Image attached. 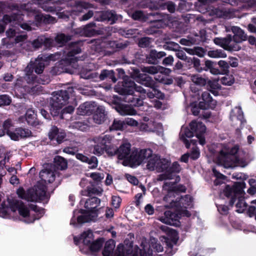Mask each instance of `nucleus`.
Segmentation results:
<instances>
[{
  "mask_svg": "<svg viewBox=\"0 0 256 256\" xmlns=\"http://www.w3.org/2000/svg\"><path fill=\"white\" fill-rule=\"evenodd\" d=\"M113 139V136L110 134L101 135L93 138V141L96 144H100L104 147L109 145Z\"/></svg>",
  "mask_w": 256,
  "mask_h": 256,
  "instance_id": "nucleus-33",
  "label": "nucleus"
},
{
  "mask_svg": "<svg viewBox=\"0 0 256 256\" xmlns=\"http://www.w3.org/2000/svg\"><path fill=\"white\" fill-rule=\"evenodd\" d=\"M128 254V250L127 246H124L120 244L118 246L114 256H127Z\"/></svg>",
  "mask_w": 256,
  "mask_h": 256,
  "instance_id": "nucleus-49",
  "label": "nucleus"
},
{
  "mask_svg": "<svg viewBox=\"0 0 256 256\" xmlns=\"http://www.w3.org/2000/svg\"><path fill=\"white\" fill-rule=\"evenodd\" d=\"M4 130L6 132V134H9L10 132L13 130L14 124L11 120L8 119L5 120L3 124Z\"/></svg>",
  "mask_w": 256,
  "mask_h": 256,
  "instance_id": "nucleus-52",
  "label": "nucleus"
},
{
  "mask_svg": "<svg viewBox=\"0 0 256 256\" xmlns=\"http://www.w3.org/2000/svg\"><path fill=\"white\" fill-rule=\"evenodd\" d=\"M106 47L114 50L116 48H122L126 47V46H124L121 43H117L115 41H110L106 44Z\"/></svg>",
  "mask_w": 256,
  "mask_h": 256,
  "instance_id": "nucleus-63",
  "label": "nucleus"
},
{
  "mask_svg": "<svg viewBox=\"0 0 256 256\" xmlns=\"http://www.w3.org/2000/svg\"><path fill=\"white\" fill-rule=\"evenodd\" d=\"M162 74H160L156 75L154 78L155 80L164 84H172V79H166Z\"/></svg>",
  "mask_w": 256,
  "mask_h": 256,
  "instance_id": "nucleus-56",
  "label": "nucleus"
},
{
  "mask_svg": "<svg viewBox=\"0 0 256 256\" xmlns=\"http://www.w3.org/2000/svg\"><path fill=\"white\" fill-rule=\"evenodd\" d=\"M150 248H154L156 252H162L164 250L163 246L154 239L151 240L150 244L146 242H142L141 248H138L137 246H129V256H155Z\"/></svg>",
  "mask_w": 256,
  "mask_h": 256,
  "instance_id": "nucleus-5",
  "label": "nucleus"
},
{
  "mask_svg": "<svg viewBox=\"0 0 256 256\" xmlns=\"http://www.w3.org/2000/svg\"><path fill=\"white\" fill-rule=\"evenodd\" d=\"M70 37L64 34H58L55 38L56 42L60 45H62L70 40Z\"/></svg>",
  "mask_w": 256,
  "mask_h": 256,
  "instance_id": "nucleus-51",
  "label": "nucleus"
},
{
  "mask_svg": "<svg viewBox=\"0 0 256 256\" xmlns=\"http://www.w3.org/2000/svg\"><path fill=\"white\" fill-rule=\"evenodd\" d=\"M62 1H52V0H46L43 2V0H34V2H37L38 4L41 6V8L46 12H56L60 11L65 8L66 4L62 2Z\"/></svg>",
  "mask_w": 256,
  "mask_h": 256,
  "instance_id": "nucleus-14",
  "label": "nucleus"
},
{
  "mask_svg": "<svg viewBox=\"0 0 256 256\" xmlns=\"http://www.w3.org/2000/svg\"><path fill=\"white\" fill-rule=\"evenodd\" d=\"M96 218L95 213L92 214V217H88L86 214L82 212V210L80 211L76 210L74 211V216L70 220V224L74 226H76L78 224L94 221Z\"/></svg>",
  "mask_w": 256,
  "mask_h": 256,
  "instance_id": "nucleus-17",
  "label": "nucleus"
},
{
  "mask_svg": "<svg viewBox=\"0 0 256 256\" xmlns=\"http://www.w3.org/2000/svg\"><path fill=\"white\" fill-rule=\"evenodd\" d=\"M104 152V147L100 144H96L94 146L93 153L96 155L100 156Z\"/></svg>",
  "mask_w": 256,
  "mask_h": 256,
  "instance_id": "nucleus-64",
  "label": "nucleus"
},
{
  "mask_svg": "<svg viewBox=\"0 0 256 256\" xmlns=\"http://www.w3.org/2000/svg\"><path fill=\"white\" fill-rule=\"evenodd\" d=\"M147 164L146 168L148 170L152 171L156 170L158 172H164L170 166V162L164 158H160L158 156L153 154L146 160Z\"/></svg>",
  "mask_w": 256,
  "mask_h": 256,
  "instance_id": "nucleus-10",
  "label": "nucleus"
},
{
  "mask_svg": "<svg viewBox=\"0 0 256 256\" xmlns=\"http://www.w3.org/2000/svg\"><path fill=\"white\" fill-rule=\"evenodd\" d=\"M180 139L185 144L187 148L190 146L189 140L187 138H190L194 136V132L187 128H182L180 132Z\"/></svg>",
  "mask_w": 256,
  "mask_h": 256,
  "instance_id": "nucleus-36",
  "label": "nucleus"
},
{
  "mask_svg": "<svg viewBox=\"0 0 256 256\" xmlns=\"http://www.w3.org/2000/svg\"><path fill=\"white\" fill-rule=\"evenodd\" d=\"M74 88L69 87L67 90H60L56 92L50 100V110L53 116H58L60 110L66 104L70 97V94L74 92Z\"/></svg>",
  "mask_w": 256,
  "mask_h": 256,
  "instance_id": "nucleus-4",
  "label": "nucleus"
},
{
  "mask_svg": "<svg viewBox=\"0 0 256 256\" xmlns=\"http://www.w3.org/2000/svg\"><path fill=\"white\" fill-rule=\"evenodd\" d=\"M132 76L141 84L152 88V91L147 92V96L150 98H152L154 97V92H153L154 83L151 77L145 74L140 73L138 70H134Z\"/></svg>",
  "mask_w": 256,
  "mask_h": 256,
  "instance_id": "nucleus-13",
  "label": "nucleus"
},
{
  "mask_svg": "<svg viewBox=\"0 0 256 256\" xmlns=\"http://www.w3.org/2000/svg\"><path fill=\"white\" fill-rule=\"evenodd\" d=\"M96 112L93 116V120L96 124H100L105 120L107 112L103 106L96 107Z\"/></svg>",
  "mask_w": 256,
  "mask_h": 256,
  "instance_id": "nucleus-29",
  "label": "nucleus"
},
{
  "mask_svg": "<svg viewBox=\"0 0 256 256\" xmlns=\"http://www.w3.org/2000/svg\"><path fill=\"white\" fill-rule=\"evenodd\" d=\"M226 32H232L234 34L233 38L238 42H242L246 40V34L240 27L232 26L226 28Z\"/></svg>",
  "mask_w": 256,
  "mask_h": 256,
  "instance_id": "nucleus-27",
  "label": "nucleus"
},
{
  "mask_svg": "<svg viewBox=\"0 0 256 256\" xmlns=\"http://www.w3.org/2000/svg\"><path fill=\"white\" fill-rule=\"evenodd\" d=\"M77 159L82 162H87L90 168H96L98 166V160L95 156H92L90 158L82 154H76V156Z\"/></svg>",
  "mask_w": 256,
  "mask_h": 256,
  "instance_id": "nucleus-31",
  "label": "nucleus"
},
{
  "mask_svg": "<svg viewBox=\"0 0 256 256\" xmlns=\"http://www.w3.org/2000/svg\"><path fill=\"white\" fill-rule=\"evenodd\" d=\"M116 244L114 240H110L107 241L104 246V250L102 252L104 256H112L114 250L115 248Z\"/></svg>",
  "mask_w": 256,
  "mask_h": 256,
  "instance_id": "nucleus-37",
  "label": "nucleus"
},
{
  "mask_svg": "<svg viewBox=\"0 0 256 256\" xmlns=\"http://www.w3.org/2000/svg\"><path fill=\"white\" fill-rule=\"evenodd\" d=\"M16 20V16L6 14L4 16L2 20L0 21V32H2L5 30V25L8 23H12V20Z\"/></svg>",
  "mask_w": 256,
  "mask_h": 256,
  "instance_id": "nucleus-42",
  "label": "nucleus"
},
{
  "mask_svg": "<svg viewBox=\"0 0 256 256\" xmlns=\"http://www.w3.org/2000/svg\"><path fill=\"white\" fill-rule=\"evenodd\" d=\"M176 55L178 58L186 60L188 62H190L192 61L190 58H188L187 57L185 52L182 50L178 49L177 51H176Z\"/></svg>",
  "mask_w": 256,
  "mask_h": 256,
  "instance_id": "nucleus-55",
  "label": "nucleus"
},
{
  "mask_svg": "<svg viewBox=\"0 0 256 256\" xmlns=\"http://www.w3.org/2000/svg\"><path fill=\"white\" fill-rule=\"evenodd\" d=\"M202 98L203 101L200 102L199 105L202 109L210 108L213 109L215 108L216 102L213 100L208 92H204L202 94Z\"/></svg>",
  "mask_w": 256,
  "mask_h": 256,
  "instance_id": "nucleus-23",
  "label": "nucleus"
},
{
  "mask_svg": "<svg viewBox=\"0 0 256 256\" xmlns=\"http://www.w3.org/2000/svg\"><path fill=\"white\" fill-rule=\"evenodd\" d=\"M132 98H129V103L132 106H140L142 105L143 102L138 98H134L132 95Z\"/></svg>",
  "mask_w": 256,
  "mask_h": 256,
  "instance_id": "nucleus-60",
  "label": "nucleus"
},
{
  "mask_svg": "<svg viewBox=\"0 0 256 256\" xmlns=\"http://www.w3.org/2000/svg\"><path fill=\"white\" fill-rule=\"evenodd\" d=\"M100 202V200L96 197L89 198L85 202L84 207L87 209V212L84 214H86L88 217H92V214L95 213L96 218L98 215L96 209L99 206Z\"/></svg>",
  "mask_w": 256,
  "mask_h": 256,
  "instance_id": "nucleus-20",
  "label": "nucleus"
},
{
  "mask_svg": "<svg viewBox=\"0 0 256 256\" xmlns=\"http://www.w3.org/2000/svg\"><path fill=\"white\" fill-rule=\"evenodd\" d=\"M48 58L50 60H54L52 56L48 57L44 55H40L34 62H30V64L28 65L25 69L26 74L25 78L28 84H34L35 82L39 84H44V82H40L38 79L37 76L33 74V70H34L35 72L38 74H42L45 66V62Z\"/></svg>",
  "mask_w": 256,
  "mask_h": 256,
  "instance_id": "nucleus-3",
  "label": "nucleus"
},
{
  "mask_svg": "<svg viewBox=\"0 0 256 256\" xmlns=\"http://www.w3.org/2000/svg\"><path fill=\"white\" fill-rule=\"evenodd\" d=\"M116 91L121 95L128 94V84L126 80L118 82L114 88Z\"/></svg>",
  "mask_w": 256,
  "mask_h": 256,
  "instance_id": "nucleus-38",
  "label": "nucleus"
},
{
  "mask_svg": "<svg viewBox=\"0 0 256 256\" xmlns=\"http://www.w3.org/2000/svg\"><path fill=\"white\" fill-rule=\"evenodd\" d=\"M125 126L126 124L123 120L115 119L112 126L110 127V131L122 130Z\"/></svg>",
  "mask_w": 256,
  "mask_h": 256,
  "instance_id": "nucleus-48",
  "label": "nucleus"
},
{
  "mask_svg": "<svg viewBox=\"0 0 256 256\" xmlns=\"http://www.w3.org/2000/svg\"><path fill=\"white\" fill-rule=\"evenodd\" d=\"M51 42L52 41L50 38L41 36L32 42L31 44L34 48L37 49L41 47L42 44L48 46V44H50Z\"/></svg>",
  "mask_w": 256,
  "mask_h": 256,
  "instance_id": "nucleus-34",
  "label": "nucleus"
},
{
  "mask_svg": "<svg viewBox=\"0 0 256 256\" xmlns=\"http://www.w3.org/2000/svg\"><path fill=\"white\" fill-rule=\"evenodd\" d=\"M141 70L143 72L150 74L160 73L166 76H168L172 72L170 68H164L160 66H143L141 68Z\"/></svg>",
  "mask_w": 256,
  "mask_h": 256,
  "instance_id": "nucleus-19",
  "label": "nucleus"
},
{
  "mask_svg": "<svg viewBox=\"0 0 256 256\" xmlns=\"http://www.w3.org/2000/svg\"><path fill=\"white\" fill-rule=\"evenodd\" d=\"M54 162L55 166H56L58 169L64 170L67 168V162L62 156H56L54 158Z\"/></svg>",
  "mask_w": 256,
  "mask_h": 256,
  "instance_id": "nucleus-46",
  "label": "nucleus"
},
{
  "mask_svg": "<svg viewBox=\"0 0 256 256\" xmlns=\"http://www.w3.org/2000/svg\"><path fill=\"white\" fill-rule=\"evenodd\" d=\"M104 152L108 156H112L117 154V149L112 145H108L104 147Z\"/></svg>",
  "mask_w": 256,
  "mask_h": 256,
  "instance_id": "nucleus-61",
  "label": "nucleus"
},
{
  "mask_svg": "<svg viewBox=\"0 0 256 256\" xmlns=\"http://www.w3.org/2000/svg\"><path fill=\"white\" fill-rule=\"evenodd\" d=\"M48 137L51 140H56L58 144H60L66 138V133L64 130L52 126L49 131Z\"/></svg>",
  "mask_w": 256,
  "mask_h": 256,
  "instance_id": "nucleus-18",
  "label": "nucleus"
},
{
  "mask_svg": "<svg viewBox=\"0 0 256 256\" xmlns=\"http://www.w3.org/2000/svg\"><path fill=\"white\" fill-rule=\"evenodd\" d=\"M181 170L180 165L178 162H174L172 164V166L166 170V172L160 174L157 180L159 181H162L166 180H171L173 178V174L171 172H179Z\"/></svg>",
  "mask_w": 256,
  "mask_h": 256,
  "instance_id": "nucleus-24",
  "label": "nucleus"
},
{
  "mask_svg": "<svg viewBox=\"0 0 256 256\" xmlns=\"http://www.w3.org/2000/svg\"><path fill=\"white\" fill-rule=\"evenodd\" d=\"M116 110L122 116L128 114V106L126 104H118L116 106Z\"/></svg>",
  "mask_w": 256,
  "mask_h": 256,
  "instance_id": "nucleus-58",
  "label": "nucleus"
},
{
  "mask_svg": "<svg viewBox=\"0 0 256 256\" xmlns=\"http://www.w3.org/2000/svg\"><path fill=\"white\" fill-rule=\"evenodd\" d=\"M244 192L241 186H236L233 190L229 186H226L224 190V194L226 196H232V198L230 202V204L233 206L236 202V210L239 213L242 212L246 208V204L244 200Z\"/></svg>",
  "mask_w": 256,
  "mask_h": 256,
  "instance_id": "nucleus-6",
  "label": "nucleus"
},
{
  "mask_svg": "<svg viewBox=\"0 0 256 256\" xmlns=\"http://www.w3.org/2000/svg\"><path fill=\"white\" fill-rule=\"evenodd\" d=\"M160 229L167 232L168 238H164L166 244V252L168 256H172L175 252L176 250L173 249L174 245H176L179 237L177 232L173 229L170 228L166 226H162Z\"/></svg>",
  "mask_w": 256,
  "mask_h": 256,
  "instance_id": "nucleus-11",
  "label": "nucleus"
},
{
  "mask_svg": "<svg viewBox=\"0 0 256 256\" xmlns=\"http://www.w3.org/2000/svg\"><path fill=\"white\" fill-rule=\"evenodd\" d=\"M81 42H76L72 43L69 46L68 51L66 52V57L63 58L61 62L62 63L65 62L66 64H71L75 60H76L77 58L74 57L75 54H79L81 52L80 46Z\"/></svg>",
  "mask_w": 256,
  "mask_h": 256,
  "instance_id": "nucleus-16",
  "label": "nucleus"
},
{
  "mask_svg": "<svg viewBox=\"0 0 256 256\" xmlns=\"http://www.w3.org/2000/svg\"><path fill=\"white\" fill-rule=\"evenodd\" d=\"M214 44L228 51H238L240 49L239 43L235 40V38L230 34L226 38H216L214 40Z\"/></svg>",
  "mask_w": 256,
  "mask_h": 256,
  "instance_id": "nucleus-12",
  "label": "nucleus"
},
{
  "mask_svg": "<svg viewBox=\"0 0 256 256\" xmlns=\"http://www.w3.org/2000/svg\"><path fill=\"white\" fill-rule=\"evenodd\" d=\"M190 127L195 134L200 144L204 145L205 144L204 134L206 130V126L200 122L193 120L190 124Z\"/></svg>",
  "mask_w": 256,
  "mask_h": 256,
  "instance_id": "nucleus-15",
  "label": "nucleus"
},
{
  "mask_svg": "<svg viewBox=\"0 0 256 256\" xmlns=\"http://www.w3.org/2000/svg\"><path fill=\"white\" fill-rule=\"evenodd\" d=\"M96 107L94 102H86L79 106L77 112L80 115H90L96 110Z\"/></svg>",
  "mask_w": 256,
  "mask_h": 256,
  "instance_id": "nucleus-26",
  "label": "nucleus"
},
{
  "mask_svg": "<svg viewBox=\"0 0 256 256\" xmlns=\"http://www.w3.org/2000/svg\"><path fill=\"white\" fill-rule=\"evenodd\" d=\"M70 127L84 132L88 128L89 124L88 122L83 121H77L73 122L70 125Z\"/></svg>",
  "mask_w": 256,
  "mask_h": 256,
  "instance_id": "nucleus-47",
  "label": "nucleus"
},
{
  "mask_svg": "<svg viewBox=\"0 0 256 256\" xmlns=\"http://www.w3.org/2000/svg\"><path fill=\"white\" fill-rule=\"evenodd\" d=\"M46 190V186L38 184L34 188L28 190L26 192L22 188H19L17 194L20 198L28 201L37 202L47 198Z\"/></svg>",
  "mask_w": 256,
  "mask_h": 256,
  "instance_id": "nucleus-7",
  "label": "nucleus"
},
{
  "mask_svg": "<svg viewBox=\"0 0 256 256\" xmlns=\"http://www.w3.org/2000/svg\"><path fill=\"white\" fill-rule=\"evenodd\" d=\"M163 190L168 192V194L164 198V200L169 202L165 206L166 208L176 207L178 214L172 213L170 210L164 212V216H160L158 220L162 223L174 226H178L180 222L179 215L188 217L190 213L186 210L192 206V200L191 196L186 195L182 196L178 200L174 201L173 198L175 194H177V188L174 182H165L163 186Z\"/></svg>",
  "mask_w": 256,
  "mask_h": 256,
  "instance_id": "nucleus-1",
  "label": "nucleus"
},
{
  "mask_svg": "<svg viewBox=\"0 0 256 256\" xmlns=\"http://www.w3.org/2000/svg\"><path fill=\"white\" fill-rule=\"evenodd\" d=\"M234 78L232 76L226 75L222 77L221 80V82L226 86H231L234 82Z\"/></svg>",
  "mask_w": 256,
  "mask_h": 256,
  "instance_id": "nucleus-54",
  "label": "nucleus"
},
{
  "mask_svg": "<svg viewBox=\"0 0 256 256\" xmlns=\"http://www.w3.org/2000/svg\"><path fill=\"white\" fill-rule=\"evenodd\" d=\"M74 240L76 244H78L79 241H81L84 245L88 246L94 240L92 232L90 230L84 231L80 234V237L74 236Z\"/></svg>",
  "mask_w": 256,
  "mask_h": 256,
  "instance_id": "nucleus-25",
  "label": "nucleus"
},
{
  "mask_svg": "<svg viewBox=\"0 0 256 256\" xmlns=\"http://www.w3.org/2000/svg\"><path fill=\"white\" fill-rule=\"evenodd\" d=\"M17 131L19 132L20 138H27L31 135L30 130L27 128H17Z\"/></svg>",
  "mask_w": 256,
  "mask_h": 256,
  "instance_id": "nucleus-57",
  "label": "nucleus"
},
{
  "mask_svg": "<svg viewBox=\"0 0 256 256\" xmlns=\"http://www.w3.org/2000/svg\"><path fill=\"white\" fill-rule=\"evenodd\" d=\"M95 27L96 25L94 23H90L86 25L83 28L82 34L86 36H93L96 32Z\"/></svg>",
  "mask_w": 256,
  "mask_h": 256,
  "instance_id": "nucleus-41",
  "label": "nucleus"
},
{
  "mask_svg": "<svg viewBox=\"0 0 256 256\" xmlns=\"http://www.w3.org/2000/svg\"><path fill=\"white\" fill-rule=\"evenodd\" d=\"M191 81L199 86H204L206 84V80L200 74H190L188 76Z\"/></svg>",
  "mask_w": 256,
  "mask_h": 256,
  "instance_id": "nucleus-40",
  "label": "nucleus"
},
{
  "mask_svg": "<svg viewBox=\"0 0 256 256\" xmlns=\"http://www.w3.org/2000/svg\"><path fill=\"white\" fill-rule=\"evenodd\" d=\"M36 115L34 110L32 108H29L27 110L25 116L28 124L31 126H36L38 124V122L36 119Z\"/></svg>",
  "mask_w": 256,
  "mask_h": 256,
  "instance_id": "nucleus-35",
  "label": "nucleus"
},
{
  "mask_svg": "<svg viewBox=\"0 0 256 256\" xmlns=\"http://www.w3.org/2000/svg\"><path fill=\"white\" fill-rule=\"evenodd\" d=\"M248 183L250 187L248 190V192L252 195L256 194V180L250 179L248 180Z\"/></svg>",
  "mask_w": 256,
  "mask_h": 256,
  "instance_id": "nucleus-59",
  "label": "nucleus"
},
{
  "mask_svg": "<svg viewBox=\"0 0 256 256\" xmlns=\"http://www.w3.org/2000/svg\"><path fill=\"white\" fill-rule=\"evenodd\" d=\"M208 56L212 58H225L226 57V53L222 50H209L208 52Z\"/></svg>",
  "mask_w": 256,
  "mask_h": 256,
  "instance_id": "nucleus-45",
  "label": "nucleus"
},
{
  "mask_svg": "<svg viewBox=\"0 0 256 256\" xmlns=\"http://www.w3.org/2000/svg\"><path fill=\"white\" fill-rule=\"evenodd\" d=\"M22 15H24V14H16V13H13L12 14V16H16V20H12V23L16 24L18 26H20L22 28L28 30H30L31 28L30 26H29L28 24L26 23L24 24H21V21L23 20V18L22 17Z\"/></svg>",
  "mask_w": 256,
  "mask_h": 256,
  "instance_id": "nucleus-39",
  "label": "nucleus"
},
{
  "mask_svg": "<svg viewBox=\"0 0 256 256\" xmlns=\"http://www.w3.org/2000/svg\"><path fill=\"white\" fill-rule=\"evenodd\" d=\"M208 90L214 96L218 95V90L221 86L217 80L209 81L208 82Z\"/></svg>",
  "mask_w": 256,
  "mask_h": 256,
  "instance_id": "nucleus-43",
  "label": "nucleus"
},
{
  "mask_svg": "<svg viewBox=\"0 0 256 256\" xmlns=\"http://www.w3.org/2000/svg\"><path fill=\"white\" fill-rule=\"evenodd\" d=\"M9 204L10 208L13 212L18 210L20 216L25 218L24 222L26 223H31L34 222L36 220H38L41 216L37 214V216L34 214H30L28 208L24 206L23 203L18 200L14 199L10 200Z\"/></svg>",
  "mask_w": 256,
  "mask_h": 256,
  "instance_id": "nucleus-8",
  "label": "nucleus"
},
{
  "mask_svg": "<svg viewBox=\"0 0 256 256\" xmlns=\"http://www.w3.org/2000/svg\"><path fill=\"white\" fill-rule=\"evenodd\" d=\"M238 150V147L236 146L230 148L226 146L220 144L216 150V162L226 168H233L236 166L244 167L247 163L236 156Z\"/></svg>",
  "mask_w": 256,
  "mask_h": 256,
  "instance_id": "nucleus-2",
  "label": "nucleus"
},
{
  "mask_svg": "<svg viewBox=\"0 0 256 256\" xmlns=\"http://www.w3.org/2000/svg\"><path fill=\"white\" fill-rule=\"evenodd\" d=\"M12 102L10 98L6 94L0 96V106H8Z\"/></svg>",
  "mask_w": 256,
  "mask_h": 256,
  "instance_id": "nucleus-53",
  "label": "nucleus"
},
{
  "mask_svg": "<svg viewBox=\"0 0 256 256\" xmlns=\"http://www.w3.org/2000/svg\"><path fill=\"white\" fill-rule=\"evenodd\" d=\"M129 156V166L136 167L144 162L152 155V150L148 149H134Z\"/></svg>",
  "mask_w": 256,
  "mask_h": 256,
  "instance_id": "nucleus-9",
  "label": "nucleus"
},
{
  "mask_svg": "<svg viewBox=\"0 0 256 256\" xmlns=\"http://www.w3.org/2000/svg\"><path fill=\"white\" fill-rule=\"evenodd\" d=\"M118 162L124 166H128V144L124 143L117 148Z\"/></svg>",
  "mask_w": 256,
  "mask_h": 256,
  "instance_id": "nucleus-22",
  "label": "nucleus"
},
{
  "mask_svg": "<svg viewBox=\"0 0 256 256\" xmlns=\"http://www.w3.org/2000/svg\"><path fill=\"white\" fill-rule=\"evenodd\" d=\"M164 48L165 50H172V51H177L178 49L179 48V45L174 42H170L167 43L164 46Z\"/></svg>",
  "mask_w": 256,
  "mask_h": 256,
  "instance_id": "nucleus-62",
  "label": "nucleus"
},
{
  "mask_svg": "<svg viewBox=\"0 0 256 256\" xmlns=\"http://www.w3.org/2000/svg\"><path fill=\"white\" fill-rule=\"evenodd\" d=\"M133 88L134 89L136 92L144 94L146 93V90L144 89L142 87L140 86H136L134 82L129 81V96L133 95L134 92H132V89Z\"/></svg>",
  "mask_w": 256,
  "mask_h": 256,
  "instance_id": "nucleus-50",
  "label": "nucleus"
},
{
  "mask_svg": "<svg viewBox=\"0 0 256 256\" xmlns=\"http://www.w3.org/2000/svg\"><path fill=\"white\" fill-rule=\"evenodd\" d=\"M230 118L236 124L240 125L244 122L243 112L240 107H236L232 110Z\"/></svg>",
  "mask_w": 256,
  "mask_h": 256,
  "instance_id": "nucleus-28",
  "label": "nucleus"
},
{
  "mask_svg": "<svg viewBox=\"0 0 256 256\" xmlns=\"http://www.w3.org/2000/svg\"><path fill=\"white\" fill-rule=\"evenodd\" d=\"M98 14L96 20L98 21L107 20L111 23H114L117 19L116 15L113 11L101 12H98Z\"/></svg>",
  "mask_w": 256,
  "mask_h": 256,
  "instance_id": "nucleus-30",
  "label": "nucleus"
},
{
  "mask_svg": "<svg viewBox=\"0 0 256 256\" xmlns=\"http://www.w3.org/2000/svg\"><path fill=\"white\" fill-rule=\"evenodd\" d=\"M166 56L164 52H157L153 50H151L148 55L146 56V61L150 64H154L158 59Z\"/></svg>",
  "mask_w": 256,
  "mask_h": 256,
  "instance_id": "nucleus-32",
  "label": "nucleus"
},
{
  "mask_svg": "<svg viewBox=\"0 0 256 256\" xmlns=\"http://www.w3.org/2000/svg\"><path fill=\"white\" fill-rule=\"evenodd\" d=\"M40 177L44 182L52 183L56 179V172L54 170V168L52 166H50L48 168L40 171Z\"/></svg>",
  "mask_w": 256,
  "mask_h": 256,
  "instance_id": "nucleus-21",
  "label": "nucleus"
},
{
  "mask_svg": "<svg viewBox=\"0 0 256 256\" xmlns=\"http://www.w3.org/2000/svg\"><path fill=\"white\" fill-rule=\"evenodd\" d=\"M104 243V240L102 238H98L95 241H92L88 248L91 252H95L98 251L102 248Z\"/></svg>",
  "mask_w": 256,
  "mask_h": 256,
  "instance_id": "nucleus-44",
  "label": "nucleus"
}]
</instances>
